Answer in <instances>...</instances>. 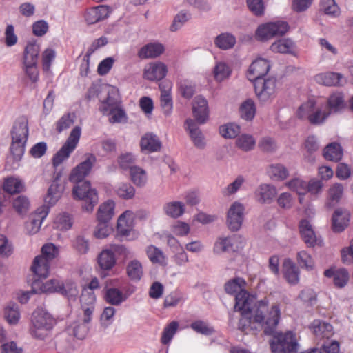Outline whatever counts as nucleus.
Instances as JSON below:
<instances>
[{
  "label": "nucleus",
  "instance_id": "1",
  "mask_svg": "<svg viewBox=\"0 0 353 353\" xmlns=\"http://www.w3.org/2000/svg\"><path fill=\"white\" fill-rule=\"evenodd\" d=\"M234 312H241L238 329L248 333L257 329L256 324L263 330L265 335L274 333L279 322L281 310L278 304H273L269 308V300L267 297L261 300L250 294L248 292H241L235 298Z\"/></svg>",
  "mask_w": 353,
  "mask_h": 353
},
{
  "label": "nucleus",
  "instance_id": "2",
  "mask_svg": "<svg viewBox=\"0 0 353 353\" xmlns=\"http://www.w3.org/2000/svg\"><path fill=\"white\" fill-rule=\"evenodd\" d=\"M96 161L94 154H86V159L72 170L69 176L70 181L76 183L72 190L74 197L85 201L82 208L88 212H92L97 204L98 196L97 191L91 188L90 182L84 181V178L89 174Z\"/></svg>",
  "mask_w": 353,
  "mask_h": 353
},
{
  "label": "nucleus",
  "instance_id": "3",
  "mask_svg": "<svg viewBox=\"0 0 353 353\" xmlns=\"http://www.w3.org/2000/svg\"><path fill=\"white\" fill-rule=\"evenodd\" d=\"M29 134L28 119L19 117L14 122L12 131L10 152L16 161H20L25 152V146Z\"/></svg>",
  "mask_w": 353,
  "mask_h": 353
},
{
  "label": "nucleus",
  "instance_id": "4",
  "mask_svg": "<svg viewBox=\"0 0 353 353\" xmlns=\"http://www.w3.org/2000/svg\"><path fill=\"white\" fill-rule=\"evenodd\" d=\"M55 324L50 314L42 308H37L32 314L30 333L32 337L43 340Z\"/></svg>",
  "mask_w": 353,
  "mask_h": 353
},
{
  "label": "nucleus",
  "instance_id": "5",
  "mask_svg": "<svg viewBox=\"0 0 353 353\" xmlns=\"http://www.w3.org/2000/svg\"><path fill=\"white\" fill-rule=\"evenodd\" d=\"M272 334L273 339L270 341L271 350L274 353L296 352L298 343L294 334L289 331L285 333L276 332Z\"/></svg>",
  "mask_w": 353,
  "mask_h": 353
},
{
  "label": "nucleus",
  "instance_id": "6",
  "mask_svg": "<svg viewBox=\"0 0 353 353\" xmlns=\"http://www.w3.org/2000/svg\"><path fill=\"white\" fill-rule=\"evenodd\" d=\"M276 79L269 77L259 79L254 82V90L261 102L271 101L276 95Z\"/></svg>",
  "mask_w": 353,
  "mask_h": 353
},
{
  "label": "nucleus",
  "instance_id": "7",
  "mask_svg": "<svg viewBox=\"0 0 353 353\" xmlns=\"http://www.w3.org/2000/svg\"><path fill=\"white\" fill-rule=\"evenodd\" d=\"M288 29L289 26L287 22L278 21L260 26L256 34L260 40L265 41L274 37L283 36Z\"/></svg>",
  "mask_w": 353,
  "mask_h": 353
},
{
  "label": "nucleus",
  "instance_id": "8",
  "mask_svg": "<svg viewBox=\"0 0 353 353\" xmlns=\"http://www.w3.org/2000/svg\"><path fill=\"white\" fill-rule=\"evenodd\" d=\"M49 270V262L47 259L37 256L34 258L31 270L32 272V278H29L28 282L30 283L32 290H35L40 286V281L47 277Z\"/></svg>",
  "mask_w": 353,
  "mask_h": 353
},
{
  "label": "nucleus",
  "instance_id": "9",
  "mask_svg": "<svg viewBox=\"0 0 353 353\" xmlns=\"http://www.w3.org/2000/svg\"><path fill=\"white\" fill-rule=\"evenodd\" d=\"M61 171L55 172L52 182L48 189L45 202L50 205H54L61 198L64 191L65 181L61 180Z\"/></svg>",
  "mask_w": 353,
  "mask_h": 353
},
{
  "label": "nucleus",
  "instance_id": "10",
  "mask_svg": "<svg viewBox=\"0 0 353 353\" xmlns=\"http://www.w3.org/2000/svg\"><path fill=\"white\" fill-rule=\"evenodd\" d=\"M243 205L234 202L230 207L227 214V223L229 229L232 231L239 230L243 221Z\"/></svg>",
  "mask_w": 353,
  "mask_h": 353
},
{
  "label": "nucleus",
  "instance_id": "11",
  "mask_svg": "<svg viewBox=\"0 0 353 353\" xmlns=\"http://www.w3.org/2000/svg\"><path fill=\"white\" fill-rule=\"evenodd\" d=\"M49 212V207L43 205L37 209L26 223V230L30 234H34L40 230L43 221Z\"/></svg>",
  "mask_w": 353,
  "mask_h": 353
},
{
  "label": "nucleus",
  "instance_id": "12",
  "mask_svg": "<svg viewBox=\"0 0 353 353\" xmlns=\"http://www.w3.org/2000/svg\"><path fill=\"white\" fill-rule=\"evenodd\" d=\"M81 309L84 314V321L90 323L95 307L96 296L92 290L83 288L80 297Z\"/></svg>",
  "mask_w": 353,
  "mask_h": 353
},
{
  "label": "nucleus",
  "instance_id": "13",
  "mask_svg": "<svg viewBox=\"0 0 353 353\" xmlns=\"http://www.w3.org/2000/svg\"><path fill=\"white\" fill-rule=\"evenodd\" d=\"M270 68L268 60L259 58L254 61L248 71V78L250 81L256 82L259 79H264Z\"/></svg>",
  "mask_w": 353,
  "mask_h": 353
},
{
  "label": "nucleus",
  "instance_id": "14",
  "mask_svg": "<svg viewBox=\"0 0 353 353\" xmlns=\"http://www.w3.org/2000/svg\"><path fill=\"white\" fill-rule=\"evenodd\" d=\"M299 230L302 239L308 248L322 245V239L316 236L312 225L307 220L303 219L300 221Z\"/></svg>",
  "mask_w": 353,
  "mask_h": 353
},
{
  "label": "nucleus",
  "instance_id": "15",
  "mask_svg": "<svg viewBox=\"0 0 353 353\" xmlns=\"http://www.w3.org/2000/svg\"><path fill=\"white\" fill-rule=\"evenodd\" d=\"M192 113L199 124L205 123L208 118L209 111L207 100L202 96H197L192 103Z\"/></svg>",
  "mask_w": 353,
  "mask_h": 353
},
{
  "label": "nucleus",
  "instance_id": "16",
  "mask_svg": "<svg viewBox=\"0 0 353 353\" xmlns=\"http://www.w3.org/2000/svg\"><path fill=\"white\" fill-rule=\"evenodd\" d=\"M161 146L159 137L152 132L145 134L140 140L141 150L145 154L159 152Z\"/></svg>",
  "mask_w": 353,
  "mask_h": 353
},
{
  "label": "nucleus",
  "instance_id": "17",
  "mask_svg": "<svg viewBox=\"0 0 353 353\" xmlns=\"http://www.w3.org/2000/svg\"><path fill=\"white\" fill-rule=\"evenodd\" d=\"M111 12L109 6L100 5L88 9L85 13V20L88 24H94L107 18Z\"/></svg>",
  "mask_w": 353,
  "mask_h": 353
},
{
  "label": "nucleus",
  "instance_id": "18",
  "mask_svg": "<svg viewBox=\"0 0 353 353\" xmlns=\"http://www.w3.org/2000/svg\"><path fill=\"white\" fill-rule=\"evenodd\" d=\"M186 130H188L191 140L195 147L199 149H203L206 143L205 138L201 130L197 126L196 123L191 119L185 121Z\"/></svg>",
  "mask_w": 353,
  "mask_h": 353
},
{
  "label": "nucleus",
  "instance_id": "19",
  "mask_svg": "<svg viewBox=\"0 0 353 353\" xmlns=\"http://www.w3.org/2000/svg\"><path fill=\"white\" fill-rule=\"evenodd\" d=\"M167 72V67L163 63L157 62L145 68L143 77L150 81H159L165 77Z\"/></svg>",
  "mask_w": 353,
  "mask_h": 353
},
{
  "label": "nucleus",
  "instance_id": "20",
  "mask_svg": "<svg viewBox=\"0 0 353 353\" xmlns=\"http://www.w3.org/2000/svg\"><path fill=\"white\" fill-rule=\"evenodd\" d=\"M316 81L326 86L343 85L345 83L344 77L340 73L326 72L315 76Z\"/></svg>",
  "mask_w": 353,
  "mask_h": 353
},
{
  "label": "nucleus",
  "instance_id": "21",
  "mask_svg": "<svg viewBox=\"0 0 353 353\" xmlns=\"http://www.w3.org/2000/svg\"><path fill=\"white\" fill-rule=\"evenodd\" d=\"M350 212L343 209H336L332 216V229L336 232L345 230L350 221Z\"/></svg>",
  "mask_w": 353,
  "mask_h": 353
},
{
  "label": "nucleus",
  "instance_id": "22",
  "mask_svg": "<svg viewBox=\"0 0 353 353\" xmlns=\"http://www.w3.org/2000/svg\"><path fill=\"white\" fill-rule=\"evenodd\" d=\"M283 275L290 284L295 285L299 281V270L298 267L290 259H285L283 265Z\"/></svg>",
  "mask_w": 353,
  "mask_h": 353
},
{
  "label": "nucleus",
  "instance_id": "23",
  "mask_svg": "<svg viewBox=\"0 0 353 353\" xmlns=\"http://www.w3.org/2000/svg\"><path fill=\"white\" fill-rule=\"evenodd\" d=\"M164 51V47L159 43H150L142 47L138 56L141 59L154 58L161 55Z\"/></svg>",
  "mask_w": 353,
  "mask_h": 353
},
{
  "label": "nucleus",
  "instance_id": "24",
  "mask_svg": "<svg viewBox=\"0 0 353 353\" xmlns=\"http://www.w3.org/2000/svg\"><path fill=\"white\" fill-rule=\"evenodd\" d=\"M128 296L116 288H106L104 293L105 302L113 306H119L123 303Z\"/></svg>",
  "mask_w": 353,
  "mask_h": 353
},
{
  "label": "nucleus",
  "instance_id": "25",
  "mask_svg": "<svg viewBox=\"0 0 353 353\" xmlns=\"http://www.w3.org/2000/svg\"><path fill=\"white\" fill-rule=\"evenodd\" d=\"M185 210V204L178 201L167 202L163 206L164 214L173 219L181 216L184 214Z\"/></svg>",
  "mask_w": 353,
  "mask_h": 353
},
{
  "label": "nucleus",
  "instance_id": "26",
  "mask_svg": "<svg viewBox=\"0 0 353 353\" xmlns=\"http://www.w3.org/2000/svg\"><path fill=\"white\" fill-rule=\"evenodd\" d=\"M98 264L101 270H110L116 264V257L110 248L103 250L97 258Z\"/></svg>",
  "mask_w": 353,
  "mask_h": 353
},
{
  "label": "nucleus",
  "instance_id": "27",
  "mask_svg": "<svg viewBox=\"0 0 353 353\" xmlns=\"http://www.w3.org/2000/svg\"><path fill=\"white\" fill-rule=\"evenodd\" d=\"M257 195L259 196V201L261 203H270L275 198L277 194L276 188L270 184L261 185L257 190Z\"/></svg>",
  "mask_w": 353,
  "mask_h": 353
},
{
  "label": "nucleus",
  "instance_id": "28",
  "mask_svg": "<svg viewBox=\"0 0 353 353\" xmlns=\"http://www.w3.org/2000/svg\"><path fill=\"white\" fill-rule=\"evenodd\" d=\"M312 328L314 334L320 338L329 339L333 334V327L331 324L321 321L320 320H315L312 324Z\"/></svg>",
  "mask_w": 353,
  "mask_h": 353
},
{
  "label": "nucleus",
  "instance_id": "29",
  "mask_svg": "<svg viewBox=\"0 0 353 353\" xmlns=\"http://www.w3.org/2000/svg\"><path fill=\"white\" fill-rule=\"evenodd\" d=\"M3 188L8 194H14L24 190V184L19 178L12 176L5 179Z\"/></svg>",
  "mask_w": 353,
  "mask_h": 353
},
{
  "label": "nucleus",
  "instance_id": "30",
  "mask_svg": "<svg viewBox=\"0 0 353 353\" xmlns=\"http://www.w3.org/2000/svg\"><path fill=\"white\" fill-rule=\"evenodd\" d=\"M114 203L112 201H108L101 205L97 212L98 221L109 223L114 216Z\"/></svg>",
  "mask_w": 353,
  "mask_h": 353
},
{
  "label": "nucleus",
  "instance_id": "31",
  "mask_svg": "<svg viewBox=\"0 0 353 353\" xmlns=\"http://www.w3.org/2000/svg\"><path fill=\"white\" fill-rule=\"evenodd\" d=\"M323 157L329 161H339L343 157V150L340 144L333 142L323 150Z\"/></svg>",
  "mask_w": 353,
  "mask_h": 353
},
{
  "label": "nucleus",
  "instance_id": "32",
  "mask_svg": "<svg viewBox=\"0 0 353 353\" xmlns=\"http://www.w3.org/2000/svg\"><path fill=\"white\" fill-rule=\"evenodd\" d=\"M236 43V38L228 32L221 33L214 39L215 46L221 50L232 48Z\"/></svg>",
  "mask_w": 353,
  "mask_h": 353
},
{
  "label": "nucleus",
  "instance_id": "33",
  "mask_svg": "<svg viewBox=\"0 0 353 353\" xmlns=\"http://www.w3.org/2000/svg\"><path fill=\"white\" fill-rule=\"evenodd\" d=\"M63 283L57 279H50L47 281L46 283H43L40 281V286L37 287L35 290L32 291L34 293L39 292L45 293H52L55 292H61L63 290Z\"/></svg>",
  "mask_w": 353,
  "mask_h": 353
},
{
  "label": "nucleus",
  "instance_id": "34",
  "mask_svg": "<svg viewBox=\"0 0 353 353\" xmlns=\"http://www.w3.org/2000/svg\"><path fill=\"white\" fill-rule=\"evenodd\" d=\"M345 107L343 96L341 93H334L327 100V112L330 114L336 113Z\"/></svg>",
  "mask_w": 353,
  "mask_h": 353
},
{
  "label": "nucleus",
  "instance_id": "35",
  "mask_svg": "<svg viewBox=\"0 0 353 353\" xmlns=\"http://www.w3.org/2000/svg\"><path fill=\"white\" fill-rule=\"evenodd\" d=\"M294 48V42L289 39H279L270 46L271 50L274 52L288 54H292Z\"/></svg>",
  "mask_w": 353,
  "mask_h": 353
},
{
  "label": "nucleus",
  "instance_id": "36",
  "mask_svg": "<svg viewBox=\"0 0 353 353\" xmlns=\"http://www.w3.org/2000/svg\"><path fill=\"white\" fill-rule=\"evenodd\" d=\"M40 51L39 45L36 42L28 43L24 50L23 62L37 63Z\"/></svg>",
  "mask_w": 353,
  "mask_h": 353
},
{
  "label": "nucleus",
  "instance_id": "37",
  "mask_svg": "<svg viewBox=\"0 0 353 353\" xmlns=\"http://www.w3.org/2000/svg\"><path fill=\"white\" fill-rule=\"evenodd\" d=\"M126 272L132 281H139L143 275L142 265L138 260H132L127 265Z\"/></svg>",
  "mask_w": 353,
  "mask_h": 353
},
{
  "label": "nucleus",
  "instance_id": "38",
  "mask_svg": "<svg viewBox=\"0 0 353 353\" xmlns=\"http://www.w3.org/2000/svg\"><path fill=\"white\" fill-rule=\"evenodd\" d=\"M88 323L84 319L82 322H74L68 328V332L78 339H83L88 332Z\"/></svg>",
  "mask_w": 353,
  "mask_h": 353
},
{
  "label": "nucleus",
  "instance_id": "39",
  "mask_svg": "<svg viewBox=\"0 0 353 353\" xmlns=\"http://www.w3.org/2000/svg\"><path fill=\"white\" fill-rule=\"evenodd\" d=\"M245 285V281L241 278H234L225 284V291L230 294L236 293L235 296L241 292H246L243 289Z\"/></svg>",
  "mask_w": 353,
  "mask_h": 353
},
{
  "label": "nucleus",
  "instance_id": "40",
  "mask_svg": "<svg viewBox=\"0 0 353 353\" xmlns=\"http://www.w3.org/2000/svg\"><path fill=\"white\" fill-rule=\"evenodd\" d=\"M256 113V107L254 101L247 99L240 106V114L242 119L246 121L253 119Z\"/></svg>",
  "mask_w": 353,
  "mask_h": 353
},
{
  "label": "nucleus",
  "instance_id": "41",
  "mask_svg": "<svg viewBox=\"0 0 353 353\" xmlns=\"http://www.w3.org/2000/svg\"><path fill=\"white\" fill-rule=\"evenodd\" d=\"M103 113L110 114V121L111 123H121L126 120V115L125 112L117 108L109 109L105 105L100 108Z\"/></svg>",
  "mask_w": 353,
  "mask_h": 353
},
{
  "label": "nucleus",
  "instance_id": "42",
  "mask_svg": "<svg viewBox=\"0 0 353 353\" xmlns=\"http://www.w3.org/2000/svg\"><path fill=\"white\" fill-rule=\"evenodd\" d=\"M12 203L13 208L18 214H26L29 210L30 201L26 196H17L12 199Z\"/></svg>",
  "mask_w": 353,
  "mask_h": 353
},
{
  "label": "nucleus",
  "instance_id": "43",
  "mask_svg": "<svg viewBox=\"0 0 353 353\" xmlns=\"http://www.w3.org/2000/svg\"><path fill=\"white\" fill-rule=\"evenodd\" d=\"M130 173L131 180L136 185L139 187L145 185L147 181V176L143 169L139 167L132 168Z\"/></svg>",
  "mask_w": 353,
  "mask_h": 353
},
{
  "label": "nucleus",
  "instance_id": "44",
  "mask_svg": "<svg viewBox=\"0 0 353 353\" xmlns=\"http://www.w3.org/2000/svg\"><path fill=\"white\" fill-rule=\"evenodd\" d=\"M4 316L10 324H17L20 318L18 305L15 303H10L5 308Z\"/></svg>",
  "mask_w": 353,
  "mask_h": 353
},
{
  "label": "nucleus",
  "instance_id": "45",
  "mask_svg": "<svg viewBox=\"0 0 353 353\" xmlns=\"http://www.w3.org/2000/svg\"><path fill=\"white\" fill-rule=\"evenodd\" d=\"M245 183V179L243 176H238L235 180L229 183L226 187L222 189L221 193L224 196H229L235 194Z\"/></svg>",
  "mask_w": 353,
  "mask_h": 353
},
{
  "label": "nucleus",
  "instance_id": "46",
  "mask_svg": "<svg viewBox=\"0 0 353 353\" xmlns=\"http://www.w3.org/2000/svg\"><path fill=\"white\" fill-rule=\"evenodd\" d=\"M160 103L162 110L165 115H170L173 108V101L169 90H163L160 96Z\"/></svg>",
  "mask_w": 353,
  "mask_h": 353
},
{
  "label": "nucleus",
  "instance_id": "47",
  "mask_svg": "<svg viewBox=\"0 0 353 353\" xmlns=\"http://www.w3.org/2000/svg\"><path fill=\"white\" fill-rule=\"evenodd\" d=\"M241 131L239 125L235 123H228L219 128V132L225 138L232 139L236 137Z\"/></svg>",
  "mask_w": 353,
  "mask_h": 353
},
{
  "label": "nucleus",
  "instance_id": "48",
  "mask_svg": "<svg viewBox=\"0 0 353 353\" xmlns=\"http://www.w3.org/2000/svg\"><path fill=\"white\" fill-rule=\"evenodd\" d=\"M146 254L148 259L153 263L163 264L165 256L163 252L154 245H149L146 248Z\"/></svg>",
  "mask_w": 353,
  "mask_h": 353
},
{
  "label": "nucleus",
  "instance_id": "49",
  "mask_svg": "<svg viewBox=\"0 0 353 353\" xmlns=\"http://www.w3.org/2000/svg\"><path fill=\"white\" fill-rule=\"evenodd\" d=\"M320 7L321 10L327 15L336 17L339 14V8L334 0H321Z\"/></svg>",
  "mask_w": 353,
  "mask_h": 353
},
{
  "label": "nucleus",
  "instance_id": "50",
  "mask_svg": "<svg viewBox=\"0 0 353 353\" xmlns=\"http://www.w3.org/2000/svg\"><path fill=\"white\" fill-rule=\"evenodd\" d=\"M191 14L185 11L179 12L174 17L170 30L172 32H176L181 29L183 25L190 19Z\"/></svg>",
  "mask_w": 353,
  "mask_h": 353
},
{
  "label": "nucleus",
  "instance_id": "51",
  "mask_svg": "<svg viewBox=\"0 0 353 353\" xmlns=\"http://www.w3.org/2000/svg\"><path fill=\"white\" fill-rule=\"evenodd\" d=\"M75 118L76 115L73 112L63 115L56 123L57 131L60 133L70 128L74 123Z\"/></svg>",
  "mask_w": 353,
  "mask_h": 353
},
{
  "label": "nucleus",
  "instance_id": "52",
  "mask_svg": "<svg viewBox=\"0 0 353 353\" xmlns=\"http://www.w3.org/2000/svg\"><path fill=\"white\" fill-rule=\"evenodd\" d=\"M269 172L272 178L276 180H284L288 175V169L282 164H274L270 167Z\"/></svg>",
  "mask_w": 353,
  "mask_h": 353
},
{
  "label": "nucleus",
  "instance_id": "53",
  "mask_svg": "<svg viewBox=\"0 0 353 353\" xmlns=\"http://www.w3.org/2000/svg\"><path fill=\"white\" fill-rule=\"evenodd\" d=\"M73 152L72 150L67 147L65 145L61 148V149L54 155L52 159L53 166L57 168L66 160Z\"/></svg>",
  "mask_w": 353,
  "mask_h": 353
},
{
  "label": "nucleus",
  "instance_id": "54",
  "mask_svg": "<svg viewBox=\"0 0 353 353\" xmlns=\"http://www.w3.org/2000/svg\"><path fill=\"white\" fill-rule=\"evenodd\" d=\"M117 194L124 199H132L135 194V189L130 183H121L116 189Z\"/></svg>",
  "mask_w": 353,
  "mask_h": 353
},
{
  "label": "nucleus",
  "instance_id": "55",
  "mask_svg": "<svg viewBox=\"0 0 353 353\" xmlns=\"http://www.w3.org/2000/svg\"><path fill=\"white\" fill-rule=\"evenodd\" d=\"M214 252L216 254L232 252L229 236L219 237L214 244Z\"/></svg>",
  "mask_w": 353,
  "mask_h": 353
},
{
  "label": "nucleus",
  "instance_id": "56",
  "mask_svg": "<svg viewBox=\"0 0 353 353\" xmlns=\"http://www.w3.org/2000/svg\"><path fill=\"white\" fill-rule=\"evenodd\" d=\"M214 73L215 79L221 81L230 75L231 70L225 63L219 62L216 65Z\"/></svg>",
  "mask_w": 353,
  "mask_h": 353
},
{
  "label": "nucleus",
  "instance_id": "57",
  "mask_svg": "<svg viewBox=\"0 0 353 353\" xmlns=\"http://www.w3.org/2000/svg\"><path fill=\"white\" fill-rule=\"evenodd\" d=\"M307 183L301 179L295 178L288 183L289 188L295 191L299 195H304L307 193Z\"/></svg>",
  "mask_w": 353,
  "mask_h": 353
},
{
  "label": "nucleus",
  "instance_id": "58",
  "mask_svg": "<svg viewBox=\"0 0 353 353\" xmlns=\"http://www.w3.org/2000/svg\"><path fill=\"white\" fill-rule=\"evenodd\" d=\"M178 326L179 324L176 321H172L164 328L161 336L163 344H168L170 342L177 330Z\"/></svg>",
  "mask_w": 353,
  "mask_h": 353
},
{
  "label": "nucleus",
  "instance_id": "59",
  "mask_svg": "<svg viewBox=\"0 0 353 353\" xmlns=\"http://www.w3.org/2000/svg\"><path fill=\"white\" fill-rule=\"evenodd\" d=\"M255 145V140L251 135L242 134L236 140V145L244 151L252 150Z\"/></svg>",
  "mask_w": 353,
  "mask_h": 353
},
{
  "label": "nucleus",
  "instance_id": "60",
  "mask_svg": "<svg viewBox=\"0 0 353 353\" xmlns=\"http://www.w3.org/2000/svg\"><path fill=\"white\" fill-rule=\"evenodd\" d=\"M55 223L59 229L68 230L72 225V217L66 212L61 213L57 216Z\"/></svg>",
  "mask_w": 353,
  "mask_h": 353
},
{
  "label": "nucleus",
  "instance_id": "61",
  "mask_svg": "<svg viewBox=\"0 0 353 353\" xmlns=\"http://www.w3.org/2000/svg\"><path fill=\"white\" fill-rule=\"evenodd\" d=\"M116 310L112 306H108L103 309L101 315V325L103 327L107 328L112 324Z\"/></svg>",
  "mask_w": 353,
  "mask_h": 353
},
{
  "label": "nucleus",
  "instance_id": "62",
  "mask_svg": "<svg viewBox=\"0 0 353 353\" xmlns=\"http://www.w3.org/2000/svg\"><path fill=\"white\" fill-rule=\"evenodd\" d=\"M314 109L315 102L312 100H309L299 107L296 112L297 117L300 119L307 118L309 119L310 114H312Z\"/></svg>",
  "mask_w": 353,
  "mask_h": 353
},
{
  "label": "nucleus",
  "instance_id": "63",
  "mask_svg": "<svg viewBox=\"0 0 353 353\" xmlns=\"http://www.w3.org/2000/svg\"><path fill=\"white\" fill-rule=\"evenodd\" d=\"M81 134V129L79 126L74 127L66 140L64 145L74 151L76 148Z\"/></svg>",
  "mask_w": 353,
  "mask_h": 353
},
{
  "label": "nucleus",
  "instance_id": "64",
  "mask_svg": "<svg viewBox=\"0 0 353 353\" xmlns=\"http://www.w3.org/2000/svg\"><path fill=\"white\" fill-rule=\"evenodd\" d=\"M118 163L123 170L129 169L130 172L132 168L137 167L134 165L135 157L132 153H126L120 155L118 159Z\"/></svg>",
  "mask_w": 353,
  "mask_h": 353
}]
</instances>
